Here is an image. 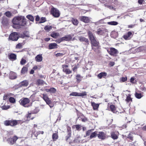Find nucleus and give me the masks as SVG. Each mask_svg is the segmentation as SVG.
<instances>
[{
    "mask_svg": "<svg viewBox=\"0 0 146 146\" xmlns=\"http://www.w3.org/2000/svg\"><path fill=\"white\" fill-rule=\"evenodd\" d=\"M107 75V74L106 72H102L98 75L97 77L98 78L101 79L102 78H105Z\"/></svg>",
    "mask_w": 146,
    "mask_h": 146,
    "instance_id": "28",
    "label": "nucleus"
},
{
    "mask_svg": "<svg viewBox=\"0 0 146 146\" xmlns=\"http://www.w3.org/2000/svg\"><path fill=\"white\" fill-rule=\"evenodd\" d=\"M46 19L45 17H42L41 18L40 23H43L46 21Z\"/></svg>",
    "mask_w": 146,
    "mask_h": 146,
    "instance_id": "59",
    "label": "nucleus"
},
{
    "mask_svg": "<svg viewBox=\"0 0 146 146\" xmlns=\"http://www.w3.org/2000/svg\"><path fill=\"white\" fill-rule=\"evenodd\" d=\"M18 139V137L16 136H13L12 137L9 138L8 139V141L11 145H13L15 143L16 141Z\"/></svg>",
    "mask_w": 146,
    "mask_h": 146,
    "instance_id": "15",
    "label": "nucleus"
},
{
    "mask_svg": "<svg viewBox=\"0 0 146 146\" xmlns=\"http://www.w3.org/2000/svg\"><path fill=\"white\" fill-rule=\"evenodd\" d=\"M71 21L72 23L75 26H77L79 23V21L76 18H72L71 20Z\"/></svg>",
    "mask_w": 146,
    "mask_h": 146,
    "instance_id": "33",
    "label": "nucleus"
},
{
    "mask_svg": "<svg viewBox=\"0 0 146 146\" xmlns=\"http://www.w3.org/2000/svg\"><path fill=\"white\" fill-rule=\"evenodd\" d=\"M91 104L94 110H98L100 104H97L94 102H91Z\"/></svg>",
    "mask_w": 146,
    "mask_h": 146,
    "instance_id": "26",
    "label": "nucleus"
},
{
    "mask_svg": "<svg viewBox=\"0 0 146 146\" xmlns=\"http://www.w3.org/2000/svg\"><path fill=\"white\" fill-rule=\"evenodd\" d=\"M132 133L131 132H130L129 133L127 137V138L129 139L130 140H131V141H132L133 140V137L132 135Z\"/></svg>",
    "mask_w": 146,
    "mask_h": 146,
    "instance_id": "44",
    "label": "nucleus"
},
{
    "mask_svg": "<svg viewBox=\"0 0 146 146\" xmlns=\"http://www.w3.org/2000/svg\"><path fill=\"white\" fill-rule=\"evenodd\" d=\"M9 101L11 103L14 104L16 102V100L15 99L12 97H10L9 99Z\"/></svg>",
    "mask_w": 146,
    "mask_h": 146,
    "instance_id": "42",
    "label": "nucleus"
},
{
    "mask_svg": "<svg viewBox=\"0 0 146 146\" xmlns=\"http://www.w3.org/2000/svg\"><path fill=\"white\" fill-rule=\"evenodd\" d=\"M87 33L88 38L90 41L92 49L95 52H96L100 47V43L91 31H89Z\"/></svg>",
    "mask_w": 146,
    "mask_h": 146,
    "instance_id": "2",
    "label": "nucleus"
},
{
    "mask_svg": "<svg viewBox=\"0 0 146 146\" xmlns=\"http://www.w3.org/2000/svg\"><path fill=\"white\" fill-rule=\"evenodd\" d=\"M127 78L126 76L123 77L121 78V81L123 82H124L127 80Z\"/></svg>",
    "mask_w": 146,
    "mask_h": 146,
    "instance_id": "54",
    "label": "nucleus"
},
{
    "mask_svg": "<svg viewBox=\"0 0 146 146\" xmlns=\"http://www.w3.org/2000/svg\"><path fill=\"white\" fill-rule=\"evenodd\" d=\"M43 96L42 97L44 100L46 102V104L49 105L50 108L53 107V106H51L50 105L52 103V101L48 97L47 95L46 94H43Z\"/></svg>",
    "mask_w": 146,
    "mask_h": 146,
    "instance_id": "9",
    "label": "nucleus"
},
{
    "mask_svg": "<svg viewBox=\"0 0 146 146\" xmlns=\"http://www.w3.org/2000/svg\"><path fill=\"white\" fill-rule=\"evenodd\" d=\"M44 82V81L40 79H38L36 80V84L37 86H39L43 84Z\"/></svg>",
    "mask_w": 146,
    "mask_h": 146,
    "instance_id": "34",
    "label": "nucleus"
},
{
    "mask_svg": "<svg viewBox=\"0 0 146 146\" xmlns=\"http://www.w3.org/2000/svg\"><path fill=\"white\" fill-rule=\"evenodd\" d=\"M82 76H81L80 74H78L76 75V82L78 83H80L82 80Z\"/></svg>",
    "mask_w": 146,
    "mask_h": 146,
    "instance_id": "32",
    "label": "nucleus"
},
{
    "mask_svg": "<svg viewBox=\"0 0 146 146\" xmlns=\"http://www.w3.org/2000/svg\"><path fill=\"white\" fill-rule=\"evenodd\" d=\"M79 19L80 21L86 23H89L90 21V19L88 17L85 16H80Z\"/></svg>",
    "mask_w": 146,
    "mask_h": 146,
    "instance_id": "13",
    "label": "nucleus"
},
{
    "mask_svg": "<svg viewBox=\"0 0 146 146\" xmlns=\"http://www.w3.org/2000/svg\"><path fill=\"white\" fill-rule=\"evenodd\" d=\"M131 95L130 94L126 95V98L125 100L127 103H129L130 104L132 102V98H131Z\"/></svg>",
    "mask_w": 146,
    "mask_h": 146,
    "instance_id": "21",
    "label": "nucleus"
},
{
    "mask_svg": "<svg viewBox=\"0 0 146 146\" xmlns=\"http://www.w3.org/2000/svg\"><path fill=\"white\" fill-rule=\"evenodd\" d=\"M9 77L11 79H15L17 78L16 74L14 72H11L9 73Z\"/></svg>",
    "mask_w": 146,
    "mask_h": 146,
    "instance_id": "20",
    "label": "nucleus"
},
{
    "mask_svg": "<svg viewBox=\"0 0 146 146\" xmlns=\"http://www.w3.org/2000/svg\"><path fill=\"white\" fill-rule=\"evenodd\" d=\"M144 2V0H138V3L140 5H142L143 4V2Z\"/></svg>",
    "mask_w": 146,
    "mask_h": 146,
    "instance_id": "64",
    "label": "nucleus"
},
{
    "mask_svg": "<svg viewBox=\"0 0 146 146\" xmlns=\"http://www.w3.org/2000/svg\"><path fill=\"white\" fill-rule=\"evenodd\" d=\"M4 15H5L7 17H10L12 15V14L9 11L6 12Z\"/></svg>",
    "mask_w": 146,
    "mask_h": 146,
    "instance_id": "47",
    "label": "nucleus"
},
{
    "mask_svg": "<svg viewBox=\"0 0 146 146\" xmlns=\"http://www.w3.org/2000/svg\"><path fill=\"white\" fill-rule=\"evenodd\" d=\"M64 72L66 74H70L72 73V71L69 68L66 69Z\"/></svg>",
    "mask_w": 146,
    "mask_h": 146,
    "instance_id": "51",
    "label": "nucleus"
},
{
    "mask_svg": "<svg viewBox=\"0 0 146 146\" xmlns=\"http://www.w3.org/2000/svg\"><path fill=\"white\" fill-rule=\"evenodd\" d=\"M107 51L110 55L114 56H116L118 53L117 50L113 47L108 49Z\"/></svg>",
    "mask_w": 146,
    "mask_h": 146,
    "instance_id": "7",
    "label": "nucleus"
},
{
    "mask_svg": "<svg viewBox=\"0 0 146 146\" xmlns=\"http://www.w3.org/2000/svg\"><path fill=\"white\" fill-rule=\"evenodd\" d=\"M51 13L55 17H58L60 16V13L58 10L54 7L51 9Z\"/></svg>",
    "mask_w": 146,
    "mask_h": 146,
    "instance_id": "8",
    "label": "nucleus"
},
{
    "mask_svg": "<svg viewBox=\"0 0 146 146\" xmlns=\"http://www.w3.org/2000/svg\"><path fill=\"white\" fill-rule=\"evenodd\" d=\"M135 97L137 99H140L143 96L141 93H138L136 92L135 94Z\"/></svg>",
    "mask_w": 146,
    "mask_h": 146,
    "instance_id": "41",
    "label": "nucleus"
},
{
    "mask_svg": "<svg viewBox=\"0 0 146 146\" xmlns=\"http://www.w3.org/2000/svg\"><path fill=\"white\" fill-rule=\"evenodd\" d=\"M28 69V68L26 66H23L21 70V73L22 74H25L27 72Z\"/></svg>",
    "mask_w": 146,
    "mask_h": 146,
    "instance_id": "37",
    "label": "nucleus"
},
{
    "mask_svg": "<svg viewBox=\"0 0 146 146\" xmlns=\"http://www.w3.org/2000/svg\"><path fill=\"white\" fill-rule=\"evenodd\" d=\"M135 26V24L134 25H128V27L129 28H132Z\"/></svg>",
    "mask_w": 146,
    "mask_h": 146,
    "instance_id": "63",
    "label": "nucleus"
},
{
    "mask_svg": "<svg viewBox=\"0 0 146 146\" xmlns=\"http://www.w3.org/2000/svg\"><path fill=\"white\" fill-rule=\"evenodd\" d=\"M13 27L15 29H19L21 27L27 24L26 19L24 16H19L14 17L13 19Z\"/></svg>",
    "mask_w": 146,
    "mask_h": 146,
    "instance_id": "1",
    "label": "nucleus"
},
{
    "mask_svg": "<svg viewBox=\"0 0 146 146\" xmlns=\"http://www.w3.org/2000/svg\"><path fill=\"white\" fill-rule=\"evenodd\" d=\"M44 133V132L43 131H38L36 132V135H37V136L38 135L40 134H43Z\"/></svg>",
    "mask_w": 146,
    "mask_h": 146,
    "instance_id": "60",
    "label": "nucleus"
},
{
    "mask_svg": "<svg viewBox=\"0 0 146 146\" xmlns=\"http://www.w3.org/2000/svg\"><path fill=\"white\" fill-rule=\"evenodd\" d=\"M2 23L3 25H6L8 23V20L6 18L3 19Z\"/></svg>",
    "mask_w": 146,
    "mask_h": 146,
    "instance_id": "39",
    "label": "nucleus"
},
{
    "mask_svg": "<svg viewBox=\"0 0 146 146\" xmlns=\"http://www.w3.org/2000/svg\"><path fill=\"white\" fill-rule=\"evenodd\" d=\"M133 34L134 32L128 31L123 36V38L125 40H129L132 37Z\"/></svg>",
    "mask_w": 146,
    "mask_h": 146,
    "instance_id": "10",
    "label": "nucleus"
},
{
    "mask_svg": "<svg viewBox=\"0 0 146 146\" xmlns=\"http://www.w3.org/2000/svg\"><path fill=\"white\" fill-rule=\"evenodd\" d=\"M51 26H49L48 25L46 26L44 28V29L47 31H49L52 29Z\"/></svg>",
    "mask_w": 146,
    "mask_h": 146,
    "instance_id": "45",
    "label": "nucleus"
},
{
    "mask_svg": "<svg viewBox=\"0 0 146 146\" xmlns=\"http://www.w3.org/2000/svg\"><path fill=\"white\" fill-rule=\"evenodd\" d=\"M106 135L103 131L99 132L98 134H97V137L99 139L102 140L105 139L106 137Z\"/></svg>",
    "mask_w": 146,
    "mask_h": 146,
    "instance_id": "16",
    "label": "nucleus"
},
{
    "mask_svg": "<svg viewBox=\"0 0 146 146\" xmlns=\"http://www.w3.org/2000/svg\"><path fill=\"white\" fill-rule=\"evenodd\" d=\"M9 59L11 61L15 60L17 59V55L14 53H10L8 55Z\"/></svg>",
    "mask_w": 146,
    "mask_h": 146,
    "instance_id": "17",
    "label": "nucleus"
},
{
    "mask_svg": "<svg viewBox=\"0 0 146 146\" xmlns=\"http://www.w3.org/2000/svg\"><path fill=\"white\" fill-rule=\"evenodd\" d=\"M47 92H50V93H54L56 92V89L54 88H50V89H46L45 90Z\"/></svg>",
    "mask_w": 146,
    "mask_h": 146,
    "instance_id": "31",
    "label": "nucleus"
},
{
    "mask_svg": "<svg viewBox=\"0 0 146 146\" xmlns=\"http://www.w3.org/2000/svg\"><path fill=\"white\" fill-rule=\"evenodd\" d=\"M59 36V33H56L54 32H52L50 36L52 37L56 38L57 37Z\"/></svg>",
    "mask_w": 146,
    "mask_h": 146,
    "instance_id": "40",
    "label": "nucleus"
},
{
    "mask_svg": "<svg viewBox=\"0 0 146 146\" xmlns=\"http://www.w3.org/2000/svg\"><path fill=\"white\" fill-rule=\"evenodd\" d=\"M26 60L22 58L20 61V64L22 65H24L26 62Z\"/></svg>",
    "mask_w": 146,
    "mask_h": 146,
    "instance_id": "52",
    "label": "nucleus"
},
{
    "mask_svg": "<svg viewBox=\"0 0 146 146\" xmlns=\"http://www.w3.org/2000/svg\"><path fill=\"white\" fill-rule=\"evenodd\" d=\"M62 37L63 41H70L72 39V36L70 35H67L65 36Z\"/></svg>",
    "mask_w": 146,
    "mask_h": 146,
    "instance_id": "30",
    "label": "nucleus"
},
{
    "mask_svg": "<svg viewBox=\"0 0 146 146\" xmlns=\"http://www.w3.org/2000/svg\"><path fill=\"white\" fill-rule=\"evenodd\" d=\"M115 63L114 62L111 61L109 64L108 65L110 67H112L113 66L115 65Z\"/></svg>",
    "mask_w": 146,
    "mask_h": 146,
    "instance_id": "55",
    "label": "nucleus"
},
{
    "mask_svg": "<svg viewBox=\"0 0 146 146\" xmlns=\"http://www.w3.org/2000/svg\"><path fill=\"white\" fill-rule=\"evenodd\" d=\"M108 24L112 25H116L118 24V23L116 21H112L108 22Z\"/></svg>",
    "mask_w": 146,
    "mask_h": 146,
    "instance_id": "46",
    "label": "nucleus"
},
{
    "mask_svg": "<svg viewBox=\"0 0 146 146\" xmlns=\"http://www.w3.org/2000/svg\"><path fill=\"white\" fill-rule=\"evenodd\" d=\"M58 45L55 43H52L50 44L48 46V48L51 50L56 49L58 48Z\"/></svg>",
    "mask_w": 146,
    "mask_h": 146,
    "instance_id": "19",
    "label": "nucleus"
},
{
    "mask_svg": "<svg viewBox=\"0 0 146 146\" xmlns=\"http://www.w3.org/2000/svg\"><path fill=\"white\" fill-rule=\"evenodd\" d=\"M79 40L81 42H84L89 44V40L87 38L84 37L80 36L78 37Z\"/></svg>",
    "mask_w": 146,
    "mask_h": 146,
    "instance_id": "23",
    "label": "nucleus"
},
{
    "mask_svg": "<svg viewBox=\"0 0 146 146\" xmlns=\"http://www.w3.org/2000/svg\"><path fill=\"white\" fill-rule=\"evenodd\" d=\"M69 95L74 96H81L83 97L87 95L86 92H82V93H78L74 92L71 93Z\"/></svg>",
    "mask_w": 146,
    "mask_h": 146,
    "instance_id": "11",
    "label": "nucleus"
},
{
    "mask_svg": "<svg viewBox=\"0 0 146 146\" xmlns=\"http://www.w3.org/2000/svg\"><path fill=\"white\" fill-rule=\"evenodd\" d=\"M10 107V106H9L4 105L1 108L3 110H7Z\"/></svg>",
    "mask_w": 146,
    "mask_h": 146,
    "instance_id": "53",
    "label": "nucleus"
},
{
    "mask_svg": "<svg viewBox=\"0 0 146 146\" xmlns=\"http://www.w3.org/2000/svg\"><path fill=\"white\" fill-rule=\"evenodd\" d=\"M63 41V39L62 38V37L60 38H58L57 39L56 42L58 43H60V42Z\"/></svg>",
    "mask_w": 146,
    "mask_h": 146,
    "instance_id": "56",
    "label": "nucleus"
},
{
    "mask_svg": "<svg viewBox=\"0 0 146 146\" xmlns=\"http://www.w3.org/2000/svg\"><path fill=\"white\" fill-rule=\"evenodd\" d=\"M29 85L28 82L27 80H24L19 84V87H27Z\"/></svg>",
    "mask_w": 146,
    "mask_h": 146,
    "instance_id": "18",
    "label": "nucleus"
},
{
    "mask_svg": "<svg viewBox=\"0 0 146 146\" xmlns=\"http://www.w3.org/2000/svg\"><path fill=\"white\" fill-rule=\"evenodd\" d=\"M81 141V138L79 137H75L73 140V143H80Z\"/></svg>",
    "mask_w": 146,
    "mask_h": 146,
    "instance_id": "38",
    "label": "nucleus"
},
{
    "mask_svg": "<svg viewBox=\"0 0 146 146\" xmlns=\"http://www.w3.org/2000/svg\"><path fill=\"white\" fill-rule=\"evenodd\" d=\"M19 38L18 33L16 32H13L9 35L8 39L9 40L15 41H17Z\"/></svg>",
    "mask_w": 146,
    "mask_h": 146,
    "instance_id": "5",
    "label": "nucleus"
},
{
    "mask_svg": "<svg viewBox=\"0 0 146 146\" xmlns=\"http://www.w3.org/2000/svg\"><path fill=\"white\" fill-rule=\"evenodd\" d=\"M64 54H62V53H57L56 54V57L58 56H63V55Z\"/></svg>",
    "mask_w": 146,
    "mask_h": 146,
    "instance_id": "61",
    "label": "nucleus"
},
{
    "mask_svg": "<svg viewBox=\"0 0 146 146\" xmlns=\"http://www.w3.org/2000/svg\"><path fill=\"white\" fill-rule=\"evenodd\" d=\"M117 132L115 131H113L111 133V137L113 139H116L118 138L117 135Z\"/></svg>",
    "mask_w": 146,
    "mask_h": 146,
    "instance_id": "24",
    "label": "nucleus"
},
{
    "mask_svg": "<svg viewBox=\"0 0 146 146\" xmlns=\"http://www.w3.org/2000/svg\"><path fill=\"white\" fill-rule=\"evenodd\" d=\"M62 67L63 68L62 71L63 72H64L66 69H67L68 68V66L66 64H63L62 65Z\"/></svg>",
    "mask_w": 146,
    "mask_h": 146,
    "instance_id": "50",
    "label": "nucleus"
},
{
    "mask_svg": "<svg viewBox=\"0 0 146 146\" xmlns=\"http://www.w3.org/2000/svg\"><path fill=\"white\" fill-rule=\"evenodd\" d=\"M81 126L80 125H74L72 126L73 129H76V130L78 131H80L81 129Z\"/></svg>",
    "mask_w": 146,
    "mask_h": 146,
    "instance_id": "36",
    "label": "nucleus"
},
{
    "mask_svg": "<svg viewBox=\"0 0 146 146\" xmlns=\"http://www.w3.org/2000/svg\"><path fill=\"white\" fill-rule=\"evenodd\" d=\"M22 43H19L16 45L15 48L16 49H21L22 48Z\"/></svg>",
    "mask_w": 146,
    "mask_h": 146,
    "instance_id": "49",
    "label": "nucleus"
},
{
    "mask_svg": "<svg viewBox=\"0 0 146 146\" xmlns=\"http://www.w3.org/2000/svg\"><path fill=\"white\" fill-rule=\"evenodd\" d=\"M107 31V29L105 28H100L98 29L96 32L98 35H103Z\"/></svg>",
    "mask_w": 146,
    "mask_h": 146,
    "instance_id": "14",
    "label": "nucleus"
},
{
    "mask_svg": "<svg viewBox=\"0 0 146 146\" xmlns=\"http://www.w3.org/2000/svg\"><path fill=\"white\" fill-rule=\"evenodd\" d=\"M33 114H34L33 112L31 113L28 112V113L26 115L25 117L27 119H29V121L30 120H33L35 118V116L31 117V115Z\"/></svg>",
    "mask_w": 146,
    "mask_h": 146,
    "instance_id": "27",
    "label": "nucleus"
},
{
    "mask_svg": "<svg viewBox=\"0 0 146 146\" xmlns=\"http://www.w3.org/2000/svg\"><path fill=\"white\" fill-rule=\"evenodd\" d=\"M88 121V118L86 117H84V118H83V119H82V121L83 122H85L86 121Z\"/></svg>",
    "mask_w": 146,
    "mask_h": 146,
    "instance_id": "62",
    "label": "nucleus"
},
{
    "mask_svg": "<svg viewBox=\"0 0 146 146\" xmlns=\"http://www.w3.org/2000/svg\"><path fill=\"white\" fill-rule=\"evenodd\" d=\"M35 60L37 62H41L42 60V54H39L37 55L35 57Z\"/></svg>",
    "mask_w": 146,
    "mask_h": 146,
    "instance_id": "29",
    "label": "nucleus"
},
{
    "mask_svg": "<svg viewBox=\"0 0 146 146\" xmlns=\"http://www.w3.org/2000/svg\"><path fill=\"white\" fill-rule=\"evenodd\" d=\"M121 110L119 109V110H117L116 108L114 105H111L109 107V109L111 111V112L113 113L118 114L119 113H121L123 112V109L121 107Z\"/></svg>",
    "mask_w": 146,
    "mask_h": 146,
    "instance_id": "6",
    "label": "nucleus"
},
{
    "mask_svg": "<svg viewBox=\"0 0 146 146\" xmlns=\"http://www.w3.org/2000/svg\"><path fill=\"white\" fill-rule=\"evenodd\" d=\"M106 6L110 9H112L113 10L115 9L113 7L112 5H106Z\"/></svg>",
    "mask_w": 146,
    "mask_h": 146,
    "instance_id": "57",
    "label": "nucleus"
},
{
    "mask_svg": "<svg viewBox=\"0 0 146 146\" xmlns=\"http://www.w3.org/2000/svg\"><path fill=\"white\" fill-rule=\"evenodd\" d=\"M58 138V131H55V133H53L52 136V138L54 141H56Z\"/></svg>",
    "mask_w": 146,
    "mask_h": 146,
    "instance_id": "22",
    "label": "nucleus"
},
{
    "mask_svg": "<svg viewBox=\"0 0 146 146\" xmlns=\"http://www.w3.org/2000/svg\"><path fill=\"white\" fill-rule=\"evenodd\" d=\"M19 121V120L13 119L7 120L4 121V124L6 126L13 127L17 125Z\"/></svg>",
    "mask_w": 146,
    "mask_h": 146,
    "instance_id": "3",
    "label": "nucleus"
},
{
    "mask_svg": "<svg viewBox=\"0 0 146 146\" xmlns=\"http://www.w3.org/2000/svg\"><path fill=\"white\" fill-rule=\"evenodd\" d=\"M134 78L133 77H131L130 79V82L132 83H135V82L134 81Z\"/></svg>",
    "mask_w": 146,
    "mask_h": 146,
    "instance_id": "58",
    "label": "nucleus"
},
{
    "mask_svg": "<svg viewBox=\"0 0 146 146\" xmlns=\"http://www.w3.org/2000/svg\"><path fill=\"white\" fill-rule=\"evenodd\" d=\"M14 94L10 93H8L7 94H5L3 97V100H6L8 98H9L12 96H14Z\"/></svg>",
    "mask_w": 146,
    "mask_h": 146,
    "instance_id": "25",
    "label": "nucleus"
},
{
    "mask_svg": "<svg viewBox=\"0 0 146 146\" xmlns=\"http://www.w3.org/2000/svg\"><path fill=\"white\" fill-rule=\"evenodd\" d=\"M93 130H94V129H91L87 131L86 134V136H88L91 135V133H92L91 132Z\"/></svg>",
    "mask_w": 146,
    "mask_h": 146,
    "instance_id": "48",
    "label": "nucleus"
},
{
    "mask_svg": "<svg viewBox=\"0 0 146 146\" xmlns=\"http://www.w3.org/2000/svg\"><path fill=\"white\" fill-rule=\"evenodd\" d=\"M26 17L31 21L33 22L34 20L33 17L31 15H29L26 16Z\"/></svg>",
    "mask_w": 146,
    "mask_h": 146,
    "instance_id": "43",
    "label": "nucleus"
},
{
    "mask_svg": "<svg viewBox=\"0 0 146 146\" xmlns=\"http://www.w3.org/2000/svg\"><path fill=\"white\" fill-rule=\"evenodd\" d=\"M30 102V100L28 98H22L19 101L21 105L27 108L29 106L28 104Z\"/></svg>",
    "mask_w": 146,
    "mask_h": 146,
    "instance_id": "4",
    "label": "nucleus"
},
{
    "mask_svg": "<svg viewBox=\"0 0 146 146\" xmlns=\"http://www.w3.org/2000/svg\"><path fill=\"white\" fill-rule=\"evenodd\" d=\"M67 128V135L65 137V140L66 141H68L69 139L71 137V128L69 126H68Z\"/></svg>",
    "mask_w": 146,
    "mask_h": 146,
    "instance_id": "12",
    "label": "nucleus"
},
{
    "mask_svg": "<svg viewBox=\"0 0 146 146\" xmlns=\"http://www.w3.org/2000/svg\"><path fill=\"white\" fill-rule=\"evenodd\" d=\"M98 131H95L92 133H91L90 138V139H92L93 138L96 137L97 136Z\"/></svg>",
    "mask_w": 146,
    "mask_h": 146,
    "instance_id": "35",
    "label": "nucleus"
}]
</instances>
